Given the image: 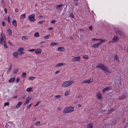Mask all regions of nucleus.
I'll list each match as a JSON object with an SVG mask.
<instances>
[{"label":"nucleus","mask_w":128,"mask_h":128,"mask_svg":"<svg viewBox=\"0 0 128 128\" xmlns=\"http://www.w3.org/2000/svg\"><path fill=\"white\" fill-rule=\"evenodd\" d=\"M96 67L102 70L105 72H108L110 73L112 72V70L108 69L107 67L102 64L100 63L98 64L96 66Z\"/></svg>","instance_id":"1"},{"label":"nucleus","mask_w":128,"mask_h":128,"mask_svg":"<svg viewBox=\"0 0 128 128\" xmlns=\"http://www.w3.org/2000/svg\"><path fill=\"white\" fill-rule=\"evenodd\" d=\"M74 81L73 80H69L64 82L62 84V87H68L73 83Z\"/></svg>","instance_id":"2"},{"label":"nucleus","mask_w":128,"mask_h":128,"mask_svg":"<svg viewBox=\"0 0 128 128\" xmlns=\"http://www.w3.org/2000/svg\"><path fill=\"white\" fill-rule=\"evenodd\" d=\"M74 107L72 106H70L66 108L63 110V113H68L72 112L74 111Z\"/></svg>","instance_id":"3"},{"label":"nucleus","mask_w":128,"mask_h":128,"mask_svg":"<svg viewBox=\"0 0 128 128\" xmlns=\"http://www.w3.org/2000/svg\"><path fill=\"white\" fill-rule=\"evenodd\" d=\"M35 15L34 14H32L28 16V17L29 20L31 22H34L35 20L34 18Z\"/></svg>","instance_id":"4"},{"label":"nucleus","mask_w":128,"mask_h":128,"mask_svg":"<svg viewBox=\"0 0 128 128\" xmlns=\"http://www.w3.org/2000/svg\"><path fill=\"white\" fill-rule=\"evenodd\" d=\"M93 81V78H90L88 79L85 80L83 81L82 82V84L88 83L89 84L91 83Z\"/></svg>","instance_id":"5"},{"label":"nucleus","mask_w":128,"mask_h":128,"mask_svg":"<svg viewBox=\"0 0 128 128\" xmlns=\"http://www.w3.org/2000/svg\"><path fill=\"white\" fill-rule=\"evenodd\" d=\"M6 39L5 36L4 34H2L0 36V43L2 45L3 44V40Z\"/></svg>","instance_id":"6"},{"label":"nucleus","mask_w":128,"mask_h":128,"mask_svg":"<svg viewBox=\"0 0 128 128\" xmlns=\"http://www.w3.org/2000/svg\"><path fill=\"white\" fill-rule=\"evenodd\" d=\"M128 97V95L126 94H124L121 96H120L118 99L119 100H122L124 99L127 98Z\"/></svg>","instance_id":"7"},{"label":"nucleus","mask_w":128,"mask_h":128,"mask_svg":"<svg viewBox=\"0 0 128 128\" xmlns=\"http://www.w3.org/2000/svg\"><path fill=\"white\" fill-rule=\"evenodd\" d=\"M119 40V39L118 38L117 36H114L113 38L112 39V41H110L109 43H111L112 42H117Z\"/></svg>","instance_id":"8"},{"label":"nucleus","mask_w":128,"mask_h":128,"mask_svg":"<svg viewBox=\"0 0 128 128\" xmlns=\"http://www.w3.org/2000/svg\"><path fill=\"white\" fill-rule=\"evenodd\" d=\"M80 56H78L73 58L72 60V62H74L75 61H80Z\"/></svg>","instance_id":"9"},{"label":"nucleus","mask_w":128,"mask_h":128,"mask_svg":"<svg viewBox=\"0 0 128 128\" xmlns=\"http://www.w3.org/2000/svg\"><path fill=\"white\" fill-rule=\"evenodd\" d=\"M102 42H101L98 43L94 44L92 45V47L94 48H98L102 44Z\"/></svg>","instance_id":"10"},{"label":"nucleus","mask_w":128,"mask_h":128,"mask_svg":"<svg viewBox=\"0 0 128 128\" xmlns=\"http://www.w3.org/2000/svg\"><path fill=\"white\" fill-rule=\"evenodd\" d=\"M112 88L110 86H108L107 87L104 88L102 90V92H105L107 90H111Z\"/></svg>","instance_id":"11"},{"label":"nucleus","mask_w":128,"mask_h":128,"mask_svg":"<svg viewBox=\"0 0 128 128\" xmlns=\"http://www.w3.org/2000/svg\"><path fill=\"white\" fill-rule=\"evenodd\" d=\"M116 32L117 35H119L121 36H122L123 35V33L119 30H117L116 31Z\"/></svg>","instance_id":"12"},{"label":"nucleus","mask_w":128,"mask_h":128,"mask_svg":"<svg viewBox=\"0 0 128 128\" xmlns=\"http://www.w3.org/2000/svg\"><path fill=\"white\" fill-rule=\"evenodd\" d=\"M35 53L38 55L40 54L41 53L42 50L40 48H39L37 50H35Z\"/></svg>","instance_id":"13"},{"label":"nucleus","mask_w":128,"mask_h":128,"mask_svg":"<svg viewBox=\"0 0 128 128\" xmlns=\"http://www.w3.org/2000/svg\"><path fill=\"white\" fill-rule=\"evenodd\" d=\"M102 94L100 92H98L96 94V96L99 99H101L102 98Z\"/></svg>","instance_id":"14"},{"label":"nucleus","mask_w":128,"mask_h":128,"mask_svg":"<svg viewBox=\"0 0 128 128\" xmlns=\"http://www.w3.org/2000/svg\"><path fill=\"white\" fill-rule=\"evenodd\" d=\"M31 99V98L30 97H28L27 98H26V101L24 103V104H28L29 102V100Z\"/></svg>","instance_id":"15"},{"label":"nucleus","mask_w":128,"mask_h":128,"mask_svg":"<svg viewBox=\"0 0 128 128\" xmlns=\"http://www.w3.org/2000/svg\"><path fill=\"white\" fill-rule=\"evenodd\" d=\"M92 40L94 41H96V40H100V42H105L106 41V40H105L102 39L101 38H94L92 39Z\"/></svg>","instance_id":"16"},{"label":"nucleus","mask_w":128,"mask_h":128,"mask_svg":"<svg viewBox=\"0 0 128 128\" xmlns=\"http://www.w3.org/2000/svg\"><path fill=\"white\" fill-rule=\"evenodd\" d=\"M58 50L59 51L64 52L65 50V49L64 47H58Z\"/></svg>","instance_id":"17"},{"label":"nucleus","mask_w":128,"mask_h":128,"mask_svg":"<svg viewBox=\"0 0 128 128\" xmlns=\"http://www.w3.org/2000/svg\"><path fill=\"white\" fill-rule=\"evenodd\" d=\"M22 40L24 41H25L28 39L29 37L28 36H22Z\"/></svg>","instance_id":"18"},{"label":"nucleus","mask_w":128,"mask_h":128,"mask_svg":"<svg viewBox=\"0 0 128 128\" xmlns=\"http://www.w3.org/2000/svg\"><path fill=\"white\" fill-rule=\"evenodd\" d=\"M114 59L116 60L117 61H118L119 62H120L119 59L118 57V56L117 54H116L114 55Z\"/></svg>","instance_id":"19"},{"label":"nucleus","mask_w":128,"mask_h":128,"mask_svg":"<svg viewBox=\"0 0 128 128\" xmlns=\"http://www.w3.org/2000/svg\"><path fill=\"white\" fill-rule=\"evenodd\" d=\"M22 103V102H19L17 105L16 106V108H20L21 106Z\"/></svg>","instance_id":"20"},{"label":"nucleus","mask_w":128,"mask_h":128,"mask_svg":"<svg viewBox=\"0 0 128 128\" xmlns=\"http://www.w3.org/2000/svg\"><path fill=\"white\" fill-rule=\"evenodd\" d=\"M92 124L91 123H89L87 125V128H92Z\"/></svg>","instance_id":"21"},{"label":"nucleus","mask_w":128,"mask_h":128,"mask_svg":"<svg viewBox=\"0 0 128 128\" xmlns=\"http://www.w3.org/2000/svg\"><path fill=\"white\" fill-rule=\"evenodd\" d=\"M63 6V4H60L59 5H57L56 6V8L58 9L59 10H60L61 9V7Z\"/></svg>","instance_id":"22"},{"label":"nucleus","mask_w":128,"mask_h":128,"mask_svg":"<svg viewBox=\"0 0 128 128\" xmlns=\"http://www.w3.org/2000/svg\"><path fill=\"white\" fill-rule=\"evenodd\" d=\"M65 64L64 63H63L62 62H60V63H58V64H57L56 65V67H58L59 66H61Z\"/></svg>","instance_id":"23"},{"label":"nucleus","mask_w":128,"mask_h":128,"mask_svg":"<svg viewBox=\"0 0 128 128\" xmlns=\"http://www.w3.org/2000/svg\"><path fill=\"white\" fill-rule=\"evenodd\" d=\"M12 24L15 27L17 26L16 22V20H13L12 21Z\"/></svg>","instance_id":"24"},{"label":"nucleus","mask_w":128,"mask_h":128,"mask_svg":"<svg viewBox=\"0 0 128 128\" xmlns=\"http://www.w3.org/2000/svg\"><path fill=\"white\" fill-rule=\"evenodd\" d=\"M15 79V78H14L10 79L9 80V82L10 83H12L14 81Z\"/></svg>","instance_id":"25"},{"label":"nucleus","mask_w":128,"mask_h":128,"mask_svg":"<svg viewBox=\"0 0 128 128\" xmlns=\"http://www.w3.org/2000/svg\"><path fill=\"white\" fill-rule=\"evenodd\" d=\"M13 55L15 57L17 58L18 55V54L17 52H14L13 54Z\"/></svg>","instance_id":"26"},{"label":"nucleus","mask_w":128,"mask_h":128,"mask_svg":"<svg viewBox=\"0 0 128 128\" xmlns=\"http://www.w3.org/2000/svg\"><path fill=\"white\" fill-rule=\"evenodd\" d=\"M36 78V77L30 76L29 77V79L30 80H33Z\"/></svg>","instance_id":"27"},{"label":"nucleus","mask_w":128,"mask_h":128,"mask_svg":"<svg viewBox=\"0 0 128 128\" xmlns=\"http://www.w3.org/2000/svg\"><path fill=\"white\" fill-rule=\"evenodd\" d=\"M25 17H26L25 14H23L21 15L20 18L21 19H24L25 18Z\"/></svg>","instance_id":"28"},{"label":"nucleus","mask_w":128,"mask_h":128,"mask_svg":"<svg viewBox=\"0 0 128 128\" xmlns=\"http://www.w3.org/2000/svg\"><path fill=\"white\" fill-rule=\"evenodd\" d=\"M24 50V48L22 47L20 48L18 50V52H22Z\"/></svg>","instance_id":"29"},{"label":"nucleus","mask_w":128,"mask_h":128,"mask_svg":"<svg viewBox=\"0 0 128 128\" xmlns=\"http://www.w3.org/2000/svg\"><path fill=\"white\" fill-rule=\"evenodd\" d=\"M34 36L36 37H38L39 36V33L38 32H36L35 33Z\"/></svg>","instance_id":"30"},{"label":"nucleus","mask_w":128,"mask_h":128,"mask_svg":"<svg viewBox=\"0 0 128 128\" xmlns=\"http://www.w3.org/2000/svg\"><path fill=\"white\" fill-rule=\"evenodd\" d=\"M32 90V88L30 87L28 88L27 89L26 91L27 92H32V91H31Z\"/></svg>","instance_id":"31"},{"label":"nucleus","mask_w":128,"mask_h":128,"mask_svg":"<svg viewBox=\"0 0 128 128\" xmlns=\"http://www.w3.org/2000/svg\"><path fill=\"white\" fill-rule=\"evenodd\" d=\"M50 36V35L48 34V35L45 36L44 37V38L45 39H47L49 38Z\"/></svg>","instance_id":"32"},{"label":"nucleus","mask_w":128,"mask_h":128,"mask_svg":"<svg viewBox=\"0 0 128 128\" xmlns=\"http://www.w3.org/2000/svg\"><path fill=\"white\" fill-rule=\"evenodd\" d=\"M70 93V91L68 90H67L66 92L64 95L65 96H67Z\"/></svg>","instance_id":"33"},{"label":"nucleus","mask_w":128,"mask_h":128,"mask_svg":"<svg viewBox=\"0 0 128 128\" xmlns=\"http://www.w3.org/2000/svg\"><path fill=\"white\" fill-rule=\"evenodd\" d=\"M19 70L18 68L14 70L13 72L14 74H16V73Z\"/></svg>","instance_id":"34"},{"label":"nucleus","mask_w":128,"mask_h":128,"mask_svg":"<svg viewBox=\"0 0 128 128\" xmlns=\"http://www.w3.org/2000/svg\"><path fill=\"white\" fill-rule=\"evenodd\" d=\"M8 32L9 33V34L10 35L11 34H12V30L10 29H8Z\"/></svg>","instance_id":"35"},{"label":"nucleus","mask_w":128,"mask_h":128,"mask_svg":"<svg viewBox=\"0 0 128 128\" xmlns=\"http://www.w3.org/2000/svg\"><path fill=\"white\" fill-rule=\"evenodd\" d=\"M55 97L58 99L59 98L62 97V96L60 95H58L55 96Z\"/></svg>","instance_id":"36"},{"label":"nucleus","mask_w":128,"mask_h":128,"mask_svg":"<svg viewBox=\"0 0 128 128\" xmlns=\"http://www.w3.org/2000/svg\"><path fill=\"white\" fill-rule=\"evenodd\" d=\"M40 121L38 122H36L35 123L36 125L37 126H38V125H40Z\"/></svg>","instance_id":"37"},{"label":"nucleus","mask_w":128,"mask_h":128,"mask_svg":"<svg viewBox=\"0 0 128 128\" xmlns=\"http://www.w3.org/2000/svg\"><path fill=\"white\" fill-rule=\"evenodd\" d=\"M114 110V109L113 108H112L109 111H108V114H110L111 113V112L113 111Z\"/></svg>","instance_id":"38"},{"label":"nucleus","mask_w":128,"mask_h":128,"mask_svg":"<svg viewBox=\"0 0 128 128\" xmlns=\"http://www.w3.org/2000/svg\"><path fill=\"white\" fill-rule=\"evenodd\" d=\"M57 43H55L54 42H52L51 43V44H50V46H53L54 45H56V44H57Z\"/></svg>","instance_id":"39"},{"label":"nucleus","mask_w":128,"mask_h":128,"mask_svg":"<svg viewBox=\"0 0 128 128\" xmlns=\"http://www.w3.org/2000/svg\"><path fill=\"white\" fill-rule=\"evenodd\" d=\"M83 57L85 59H87L88 58V56L87 55H84L83 56Z\"/></svg>","instance_id":"40"},{"label":"nucleus","mask_w":128,"mask_h":128,"mask_svg":"<svg viewBox=\"0 0 128 128\" xmlns=\"http://www.w3.org/2000/svg\"><path fill=\"white\" fill-rule=\"evenodd\" d=\"M9 105V104L8 102H6L4 103V106H8Z\"/></svg>","instance_id":"41"},{"label":"nucleus","mask_w":128,"mask_h":128,"mask_svg":"<svg viewBox=\"0 0 128 128\" xmlns=\"http://www.w3.org/2000/svg\"><path fill=\"white\" fill-rule=\"evenodd\" d=\"M42 102V101H39L38 102H37L36 104L34 105V107L36 106L37 105H38L39 103Z\"/></svg>","instance_id":"42"},{"label":"nucleus","mask_w":128,"mask_h":128,"mask_svg":"<svg viewBox=\"0 0 128 128\" xmlns=\"http://www.w3.org/2000/svg\"><path fill=\"white\" fill-rule=\"evenodd\" d=\"M32 104H30L29 105H28V106L27 107V108L28 109H29L30 108V106H31V105H32Z\"/></svg>","instance_id":"43"},{"label":"nucleus","mask_w":128,"mask_h":128,"mask_svg":"<svg viewBox=\"0 0 128 128\" xmlns=\"http://www.w3.org/2000/svg\"><path fill=\"white\" fill-rule=\"evenodd\" d=\"M35 50L34 49H32L30 50H28V51L29 52H33Z\"/></svg>","instance_id":"44"},{"label":"nucleus","mask_w":128,"mask_h":128,"mask_svg":"<svg viewBox=\"0 0 128 128\" xmlns=\"http://www.w3.org/2000/svg\"><path fill=\"white\" fill-rule=\"evenodd\" d=\"M11 66H10L9 67V68L8 69V71H7L8 73H9L10 72V71L11 70Z\"/></svg>","instance_id":"45"},{"label":"nucleus","mask_w":128,"mask_h":128,"mask_svg":"<svg viewBox=\"0 0 128 128\" xmlns=\"http://www.w3.org/2000/svg\"><path fill=\"white\" fill-rule=\"evenodd\" d=\"M51 23L54 24L56 23V21L55 20H52L51 21Z\"/></svg>","instance_id":"46"},{"label":"nucleus","mask_w":128,"mask_h":128,"mask_svg":"<svg viewBox=\"0 0 128 128\" xmlns=\"http://www.w3.org/2000/svg\"><path fill=\"white\" fill-rule=\"evenodd\" d=\"M26 73L24 72L22 73V76L24 77L26 76Z\"/></svg>","instance_id":"47"},{"label":"nucleus","mask_w":128,"mask_h":128,"mask_svg":"<svg viewBox=\"0 0 128 128\" xmlns=\"http://www.w3.org/2000/svg\"><path fill=\"white\" fill-rule=\"evenodd\" d=\"M20 80V79L19 78H17L16 80V82L17 83Z\"/></svg>","instance_id":"48"},{"label":"nucleus","mask_w":128,"mask_h":128,"mask_svg":"<svg viewBox=\"0 0 128 128\" xmlns=\"http://www.w3.org/2000/svg\"><path fill=\"white\" fill-rule=\"evenodd\" d=\"M2 26H5V23L3 21L2 22Z\"/></svg>","instance_id":"49"},{"label":"nucleus","mask_w":128,"mask_h":128,"mask_svg":"<svg viewBox=\"0 0 128 128\" xmlns=\"http://www.w3.org/2000/svg\"><path fill=\"white\" fill-rule=\"evenodd\" d=\"M70 16H71L72 18H74V15L72 13H71L70 15Z\"/></svg>","instance_id":"50"},{"label":"nucleus","mask_w":128,"mask_h":128,"mask_svg":"<svg viewBox=\"0 0 128 128\" xmlns=\"http://www.w3.org/2000/svg\"><path fill=\"white\" fill-rule=\"evenodd\" d=\"M4 46L5 48H8L6 44H4Z\"/></svg>","instance_id":"51"},{"label":"nucleus","mask_w":128,"mask_h":128,"mask_svg":"<svg viewBox=\"0 0 128 128\" xmlns=\"http://www.w3.org/2000/svg\"><path fill=\"white\" fill-rule=\"evenodd\" d=\"M44 22V21H40V22H38V23L40 24H42L43 22Z\"/></svg>","instance_id":"52"},{"label":"nucleus","mask_w":128,"mask_h":128,"mask_svg":"<svg viewBox=\"0 0 128 128\" xmlns=\"http://www.w3.org/2000/svg\"><path fill=\"white\" fill-rule=\"evenodd\" d=\"M89 28L90 30H91L92 29V26H90Z\"/></svg>","instance_id":"53"},{"label":"nucleus","mask_w":128,"mask_h":128,"mask_svg":"<svg viewBox=\"0 0 128 128\" xmlns=\"http://www.w3.org/2000/svg\"><path fill=\"white\" fill-rule=\"evenodd\" d=\"M8 22L9 24H10V20L9 19V17L8 16Z\"/></svg>","instance_id":"54"},{"label":"nucleus","mask_w":128,"mask_h":128,"mask_svg":"<svg viewBox=\"0 0 128 128\" xmlns=\"http://www.w3.org/2000/svg\"><path fill=\"white\" fill-rule=\"evenodd\" d=\"M36 117H34V118H33L32 119V121H33L34 122L35 120H36Z\"/></svg>","instance_id":"55"},{"label":"nucleus","mask_w":128,"mask_h":128,"mask_svg":"<svg viewBox=\"0 0 128 128\" xmlns=\"http://www.w3.org/2000/svg\"><path fill=\"white\" fill-rule=\"evenodd\" d=\"M4 10L5 11V13L6 14L7 13V10L6 9V8H4Z\"/></svg>","instance_id":"56"},{"label":"nucleus","mask_w":128,"mask_h":128,"mask_svg":"<svg viewBox=\"0 0 128 128\" xmlns=\"http://www.w3.org/2000/svg\"><path fill=\"white\" fill-rule=\"evenodd\" d=\"M3 42H4V44H6V39H5V40H4L3 41Z\"/></svg>","instance_id":"57"},{"label":"nucleus","mask_w":128,"mask_h":128,"mask_svg":"<svg viewBox=\"0 0 128 128\" xmlns=\"http://www.w3.org/2000/svg\"><path fill=\"white\" fill-rule=\"evenodd\" d=\"M15 11L16 12H18V9L17 8H16L15 10Z\"/></svg>","instance_id":"58"},{"label":"nucleus","mask_w":128,"mask_h":128,"mask_svg":"<svg viewBox=\"0 0 128 128\" xmlns=\"http://www.w3.org/2000/svg\"><path fill=\"white\" fill-rule=\"evenodd\" d=\"M82 106V105L81 104H80L78 105V106L79 107H81Z\"/></svg>","instance_id":"59"},{"label":"nucleus","mask_w":128,"mask_h":128,"mask_svg":"<svg viewBox=\"0 0 128 128\" xmlns=\"http://www.w3.org/2000/svg\"><path fill=\"white\" fill-rule=\"evenodd\" d=\"M74 4L76 6H77L78 4V2H75Z\"/></svg>","instance_id":"60"},{"label":"nucleus","mask_w":128,"mask_h":128,"mask_svg":"<svg viewBox=\"0 0 128 128\" xmlns=\"http://www.w3.org/2000/svg\"><path fill=\"white\" fill-rule=\"evenodd\" d=\"M78 98H82V96H80L78 97Z\"/></svg>","instance_id":"61"},{"label":"nucleus","mask_w":128,"mask_h":128,"mask_svg":"<svg viewBox=\"0 0 128 128\" xmlns=\"http://www.w3.org/2000/svg\"><path fill=\"white\" fill-rule=\"evenodd\" d=\"M53 29V28H49L48 30H52Z\"/></svg>","instance_id":"62"},{"label":"nucleus","mask_w":128,"mask_h":128,"mask_svg":"<svg viewBox=\"0 0 128 128\" xmlns=\"http://www.w3.org/2000/svg\"><path fill=\"white\" fill-rule=\"evenodd\" d=\"M70 39L72 40H73L74 39L73 38L72 36L70 37Z\"/></svg>","instance_id":"63"},{"label":"nucleus","mask_w":128,"mask_h":128,"mask_svg":"<svg viewBox=\"0 0 128 128\" xmlns=\"http://www.w3.org/2000/svg\"><path fill=\"white\" fill-rule=\"evenodd\" d=\"M59 72H60L59 71H57L56 72H55L56 74H57L58 73H59Z\"/></svg>","instance_id":"64"}]
</instances>
